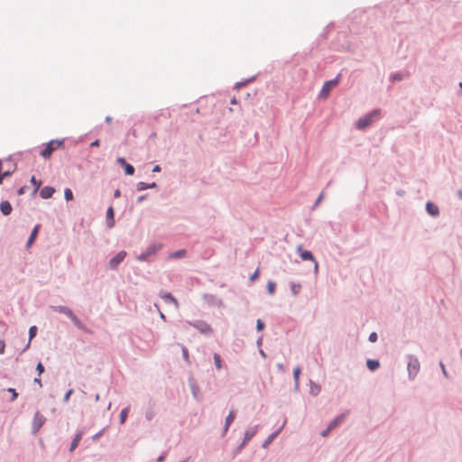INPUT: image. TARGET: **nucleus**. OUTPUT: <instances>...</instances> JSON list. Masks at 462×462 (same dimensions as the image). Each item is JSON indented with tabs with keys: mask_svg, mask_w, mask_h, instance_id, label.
Returning a JSON list of instances; mask_svg holds the SVG:
<instances>
[{
	"mask_svg": "<svg viewBox=\"0 0 462 462\" xmlns=\"http://www.w3.org/2000/svg\"><path fill=\"white\" fill-rule=\"evenodd\" d=\"M382 115L383 111L379 107L374 108L366 112L355 122L356 129L359 131H365L374 123L379 120L382 117Z\"/></svg>",
	"mask_w": 462,
	"mask_h": 462,
	"instance_id": "1",
	"label": "nucleus"
},
{
	"mask_svg": "<svg viewBox=\"0 0 462 462\" xmlns=\"http://www.w3.org/2000/svg\"><path fill=\"white\" fill-rule=\"evenodd\" d=\"M66 140L67 138L51 139L46 143H43L41 145V149L39 151L40 156L46 161L50 160L54 151L58 149H64Z\"/></svg>",
	"mask_w": 462,
	"mask_h": 462,
	"instance_id": "2",
	"label": "nucleus"
},
{
	"mask_svg": "<svg viewBox=\"0 0 462 462\" xmlns=\"http://www.w3.org/2000/svg\"><path fill=\"white\" fill-rule=\"evenodd\" d=\"M342 72H339L332 79H328L323 82V85L318 94L319 100H327L330 96L332 88L339 85L342 80Z\"/></svg>",
	"mask_w": 462,
	"mask_h": 462,
	"instance_id": "3",
	"label": "nucleus"
},
{
	"mask_svg": "<svg viewBox=\"0 0 462 462\" xmlns=\"http://www.w3.org/2000/svg\"><path fill=\"white\" fill-rule=\"evenodd\" d=\"M162 245L161 243L153 242L150 244L144 251L135 255V259L139 262L151 263L152 258L156 256L162 250Z\"/></svg>",
	"mask_w": 462,
	"mask_h": 462,
	"instance_id": "4",
	"label": "nucleus"
},
{
	"mask_svg": "<svg viewBox=\"0 0 462 462\" xmlns=\"http://www.w3.org/2000/svg\"><path fill=\"white\" fill-rule=\"evenodd\" d=\"M260 429V425H254L249 429H247L245 433L241 442L232 451V458H235L238 454L242 452V450L245 448V446L249 443V441L257 434Z\"/></svg>",
	"mask_w": 462,
	"mask_h": 462,
	"instance_id": "5",
	"label": "nucleus"
},
{
	"mask_svg": "<svg viewBox=\"0 0 462 462\" xmlns=\"http://www.w3.org/2000/svg\"><path fill=\"white\" fill-rule=\"evenodd\" d=\"M187 323L189 324V326L194 328L200 334L206 337H210L213 335V328L211 327L210 324H208L207 321L203 319L189 320L187 321Z\"/></svg>",
	"mask_w": 462,
	"mask_h": 462,
	"instance_id": "6",
	"label": "nucleus"
},
{
	"mask_svg": "<svg viewBox=\"0 0 462 462\" xmlns=\"http://www.w3.org/2000/svg\"><path fill=\"white\" fill-rule=\"evenodd\" d=\"M407 359L408 378L409 380L412 381L417 376L420 368V365L419 359L414 355H407Z\"/></svg>",
	"mask_w": 462,
	"mask_h": 462,
	"instance_id": "7",
	"label": "nucleus"
},
{
	"mask_svg": "<svg viewBox=\"0 0 462 462\" xmlns=\"http://www.w3.org/2000/svg\"><path fill=\"white\" fill-rule=\"evenodd\" d=\"M335 50L342 52H354L351 42L346 39V33L340 32L337 36V42L334 43Z\"/></svg>",
	"mask_w": 462,
	"mask_h": 462,
	"instance_id": "8",
	"label": "nucleus"
},
{
	"mask_svg": "<svg viewBox=\"0 0 462 462\" xmlns=\"http://www.w3.org/2000/svg\"><path fill=\"white\" fill-rule=\"evenodd\" d=\"M127 255V252L125 250H121L117 252L113 257H111L107 263V268L111 271H116L118 269L119 265L124 262Z\"/></svg>",
	"mask_w": 462,
	"mask_h": 462,
	"instance_id": "9",
	"label": "nucleus"
},
{
	"mask_svg": "<svg viewBox=\"0 0 462 462\" xmlns=\"http://www.w3.org/2000/svg\"><path fill=\"white\" fill-rule=\"evenodd\" d=\"M46 420V417L42 414L40 411H36L32 420V434L36 435L45 424Z\"/></svg>",
	"mask_w": 462,
	"mask_h": 462,
	"instance_id": "10",
	"label": "nucleus"
},
{
	"mask_svg": "<svg viewBox=\"0 0 462 462\" xmlns=\"http://www.w3.org/2000/svg\"><path fill=\"white\" fill-rule=\"evenodd\" d=\"M188 384L189 386V389H190V392H191V394H192V397L199 402L201 401L202 399V394H201V392H200V387L199 385L197 383V380L194 378V375L192 373H189V376H188Z\"/></svg>",
	"mask_w": 462,
	"mask_h": 462,
	"instance_id": "11",
	"label": "nucleus"
},
{
	"mask_svg": "<svg viewBox=\"0 0 462 462\" xmlns=\"http://www.w3.org/2000/svg\"><path fill=\"white\" fill-rule=\"evenodd\" d=\"M116 162L123 169L125 175L133 176L134 174V167L131 163H129L125 157L118 156L116 159Z\"/></svg>",
	"mask_w": 462,
	"mask_h": 462,
	"instance_id": "12",
	"label": "nucleus"
},
{
	"mask_svg": "<svg viewBox=\"0 0 462 462\" xmlns=\"http://www.w3.org/2000/svg\"><path fill=\"white\" fill-rule=\"evenodd\" d=\"M202 299L208 307L220 308L224 305L223 300L215 294L204 293Z\"/></svg>",
	"mask_w": 462,
	"mask_h": 462,
	"instance_id": "13",
	"label": "nucleus"
},
{
	"mask_svg": "<svg viewBox=\"0 0 462 462\" xmlns=\"http://www.w3.org/2000/svg\"><path fill=\"white\" fill-rule=\"evenodd\" d=\"M296 254L299 255L300 260L304 261V262H306V261L312 262V261H315V258H316L314 254L310 250L305 249L303 245H301V244L297 245Z\"/></svg>",
	"mask_w": 462,
	"mask_h": 462,
	"instance_id": "14",
	"label": "nucleus"
},
{
	"mask_svg": "<svg viewBox=\"0 0 462 462\" xmlns=\"http://www.w3.org/2000/svg\"><path fill=\"white\" fill-rule=\"evenodd\" d=\"M42 226V224L37 223L36 225H34V226L31 230V233H30L29 236L27 238V241L25 243L26 250H29L33 245L35 241L37 240L39 232L41 231Z\"/></svg>",
	"mask_w": 462,
	"mask_h": 462,
	"instance_id": "15",
	"label": "nucleus"
},
{
	"mask_svg": "<svg viewBox=\"0 0 462 462\" xmlns=\"http://www.w3.org/2000/svg\"><path fill=\"white\" fill-rule=\"evenodd\" d=\"M85 434V429H79L75 433L74 437L72 438L70 444L69 446V452L72 453L75 451V449L79 447L80 440L82 439L83 436Z\"/></svg>",
	"mask_w": 462,
	"mask_h": 462,
	"instance_id": "16",
	"label": "nucleus"
},
{
	"mask_svg": "<svg viewBox=\"0 0 462 462\" xmlns=\"http://www.w3.org/2000/svg\"><path fill=\"white\" fill-rule=\"evenodd\" d=\"M287 422V419L285 418L283 423L273 432H272L262 443L263 448H267L271 443L274 440V439L282 431L285 424Z\"/></svg>",
	"mask_w": 462,
	"mask_h": 462,
	"instance_id": "17",
	"label": "nucleus"
},
{
	"mask_svg": "<svg viewBox=\"0 0 462 462\" xmlns=\"http://www.w3.org/2000/svg\"><path fill=\"white\" fill-rule=\"evenodd\" d=\"M116 211L113 205H110L106 211V226L108 229L113 228L116 226Z\"/></svg>",
	"mask_w": 462,
	"mask_h": 462,
	"instance_id": "18",
	"label": "nucleus"
},
{
	"mask_svg": "<svg viewBox=\"0 0 462 462\" xmlns=\"http://www.w3.org/2000/svg\"><path fill=\"white\" fill-rule=\"evenodd\" d=\"M410 76V72L406 69L396 70L391 72L389 75V81L391 83L400 82Z\"/></svg>",
	"mask_w": 462,
	"mask_h": 462,
	"instance_id": "19",
	"label": "nucleus"
},
{
	"mask_svg": "<svg viewBox=\"0 0 462 462\" xmlns=\"http://www.w3.org/2000/svg\"><path fill=\"white\" fill-rule=\"evenodd\" d=\"M349 414V411H345L339 414H337L334 419H332L329 422H328V426L332 429V430H335L336 428H337L339 425H341L346 419V417L348 416Z\"/></svg>",
	"mask_w": 462,
	"mask_h": 462,
	"instance_id": "20",
	"label": "nucleus"
},
{
	"mask_svg": "<svg viewBox=\"0 0 462 462\" xmlns=\"http://www.w3.org/2000/svg\"><path fill=\"white\" fill-rule=\"evenodd\" d=\"M365 13L366 10L356 9L352 12L351 14L347 15L346 20L349 21L352 24L362 23Z\"/></svg>",
	"mask_w": 462,
	"mask_h": 462,
	"instance_id": "21",
	"label": "nucleus"
},
{
	"mask_svg": "<svg viewBox=\"0 0 462 462\" xmlns=\"http://www.w3.org/2000/svg\"><path fill=\"white\" fill-rule=\"evenodd\" d=\"M425 210H426L427 214L432 217H439V213H440L439 206L431 200H428L426 202Z\"/></svg>",
	"mask_w": 462,
	"mask_h": 462,
	"instance_id": "22",
	"label": "nucleus"
},
{
	"mask_svg": "<svg viewBox=\"0 0 462 462\" xmlns=\"http://www.w3.org/2000/svg\"><path fill=\"white\" fill-rule=\"evenodd\" d=\"M39 196L42 199H49L52 198L53 194L55 193L56 189L53 186L47 185L40 188Z\"/></svg>",
	"mask_w": 462,
	"mask_h": 462,
	"instance_id": "23",
	"label": "nucleus"
},
{
	"mask_svg": "<svg viewBox=\"0 0 462 462\" xmlns=\"http://www.w3.org/2000/svg\"><path fill=\"white\" fill-rule=\"evenodd\" d=\"M159 295L166 304H174L176 307L179 306L178 300L175 298V296L171 292L166 291H161Z\"/></svg>",
	"mask_w": 462,
	"mask_h": 462,
	"instance_id": "24",
	"label": "nucleus"
},
{
	"mask_svg": "<svg viewBox=\"0 0 462 462\" xmlns=\"http://www.w3.org/2000/svg\"><path fill=\"white\" fill-rule=\"evenodd\" d=\"M159 185L155 181L152 182H145V181H139L135 185L136 191H143L149 189H158Z\"/></svg>",
	"mask_w": 462,
	"mask_h": 462,
	"instance_id": "25",
	"label": "nucleus"
},
{
	"mask_svg": "<svg viewBox=\"0 0 462 462\" xmlns=\"http://www.w3.org/2000/svg\"><path fill=\"white\" fill-rule=\"evenodd\" d=\"M13 211V206L7 199H2L0 201V212L3 216L8 217Z\"/></svg>",
	"mask_w": 462,
	"mask_h": 462,
	"instance_id": "26",
	"label": "nucleus"
},
{
	"mask_svg": "<svg viewBox=\"0 0 462 462\" xmlns=\"http://www.w3.org/2000/svg\"><path fill=\"white\" fill-rule=\"evenodd\" d=\"M3 164H4V160H2V166H1V169H0V185L3 184V182H4V180L5 179L10 178L15 172V171L17 170V164L14 163V169L3 171Z\"/></svg>",
	"mask_w": 462,
	"mask_h": 462,
	"instance_id": "27",
	"label": "nucleus"
},
{
	"mask_svg": "<svg viewBox=\"0 0 462 462\" xmlns=\"http://www.w3.org/2000/svg\"><path fill=\"white\" fill-rule=\"evenodd\" d=\"M256 78L257 75H253L249 78L243 79L242 80L235 83L233 89L239 90L240 88L246 87L249 83L254 82L256 79Z\"/></svg>",
	"mask_w": 462,
	"mask_h": 462,
	"instance_id": "28",
	"label": "nucleus"
},
{
	"mask_svg": "<svg viewBox=\"0 0 462 462\" xmlns=\"http://www.w3.org/2000/svg\"><path fill=\"white\" fill-rule=\"evenodd\" d=\"M188 254V251L187 249L185 248H180V249H178V250H175L173 252H171L168 258L170 260H177V259H182V258H185Z\"/></svg>",
	"mask_w": 462,
	"mask_h": 462,
	"instance_id": "29",
	"label": "nucleus"
},
{
	"mask_svg": "<svg viewBox=\"0 0 462 462\" xmlns=\"http://www.w3.org/2000/svg\"><path fill=\"white\" fill-rule=\"evenodd\" d=\"M380 365L381 364H380L379 359H376V358H367L366 362H365L366 368L370 372L377 371L380 367Z\"/></svg>",
	"mask_w": 462,
	"mask_h": 462,
	"instance_id": "30",
	"label": "nucleus"
},
{
	"mask_svg": "<svg viewBox=\"0 0 462 462\" xmlns=\"http://www.w3.org/2000/svg\"><path fill=\"white\" fill-rule=\"evenodd\" d=\"M309 384H310V394L313 397L318 396L319 394V393L321 392V386L319 383H315L311 379H310Z\"/></svg>",
	"mask_w": 462,
	"mask_h": 462,
	"instance_id": "31",
	"label": "nucleus"
},
{
	"mask_svg": "<svg viewBox=\"0 0 462 462\" xmlns=\"http://www.w3.org/2000/svg\"><path fill=\"white\" fill-rule=\"evenodd\" d=\"M335 26L334 22H330L328 25H326L322 31V32L319 35L317 41H326L328 37L329 30L330 28H333Z\"/></svg>",
	"mask_w": 462,
	"mask_h": 462,
	"instance_id": "32",
	"label": "nucleus"
},
{
	"mask_svg": "<svg viewBox=\"0 0 462 462\" xmlns=\"http://www.w3.org/2000/svg\"><path fill=\"white\" fill-rule=\"evenodd\" d=\"M131 407L127 405L124 407L119 413V424L124 425L127 420L128 414L130 412Z\"/></svg>",
	"mask_w": 462,
	"mask_h": 462,
	"instance_id": "33",
	"label": "nucleus"
},
{
	"mask_svg": "<svg viewBox=\"0 0 462 462\" xmlns=\"http://www.w3.org/2000/svg\"><path fill=\"white\" fill-rule=\"evenodd\" d=\"M289 285L291 295L294 297L298 296L301 290V284L300 282H290Z\"/></svg>",
	"mask_w": 462,
	"mask_h": 462,
	"instance_id": "34",
	"label": "nucleus"
},
{
	"mask_svg": "<svg viewBox=\"0 0 462 462\" xmlns=\"http://www.w3.org/2000/svg\"><path fill=\"white\" fill-rule=\"evenodd\" d=\"M236 411L235 409H231L228 412V414L226 415V417L225 418V422L224 424L225 425H228V426H231L232 423L234 422V420H236Z\"/></svg>",
	"mask_w": 462,
	"mask_h": 462,
	"instance_id": "35",
	"label": "nucleus"
},
{
	"mask_svg": "<svg viewBox=\"0 0 462 462\" xmlns=\"http://www.w3.org/2000/svg\"><path fill=\"white\" fill-rule=\"evenodd\" d=\"M2 391L7 392L10 393V397L8 399L9 402H14L19 396V393L16 391V389L13 388V387L4 388Z\"/></svg>",
	"mask_w": 462,
	"mask_h": 462,
	"instance_id": "36",
	"label": "nucleus"
},
{
	"mask_svg": "<svg viewBox=\"0 0 462 462\" xmlns=\"http://www.w3.org/2000/svg\"><path fill=\"white\" fill-rule=\"evenodd\" d=\"M30 183L34 189V193H37L42 186V181L37 179L35 175H32L30 178Z\"/></svg>",
	"mask_w": 462,
	"mask_h": 462,
	"instance_id": "37",
	"label": "nucleus"
},
{
	"mask_svg": "<svg viewBox=\"0 0 462 462\" xmlns=\"http://www.w3.org/2000/svg\"><path fill=\"white\" fill-rule=\"evenodd\" d=\"M277 284L274 281L269 280L266 283V292L269 295H274L276 292Z\"/></svg>",
	"mask_w": 462,
	"mask_h": 462,
	"instance_id": "38",
	"label": "nucleus"
},
{
	"mask_svg": "<svg viewBox=\"0 0 462 462\" xmlns=\"http://www.w3.org/2000/svg\"><path fill=\"white\" fill-rule=\"evenodd\" d=\"M213 359H214V365L216 366V369L217 370L222 369L224 366V362H223L221 356L217 353H214Z\"/></svg>",
	"mask_w": 462,
	"mask_h": 462,
	"instance_id": "39",
	"label": "nucleus"
},
{
	"mask_svg": "<svg viewBox=\"0 0 462 462\" xmlns=\"http://www.w3.org/2000/svg\"><path fill=\"white\" fill-rule=\"evenodd\" d=\"M73 325L80 330H86V325L82 322V320L76 315L74 318L70 319Z\"/></svg>",
	"mask_w": 462,
	"mask_h": 462,
	"instance_id": "40",
	"label": "nucleus"
},
{
	"mask_svg": "<svg viewBox=\"0 0 462 462\" xmlns=\"http://www.w3.org/2000/svg\"><path fill=\"white\" fill-rule=\"evenodd\" d=\"M144 417L147 420L151 421L155 417V411L151 402L145 411Z\"/></svg>",
	"mask_w": 462,
	"mask_h": 462,
	"instance_id": "41",
	"label": "nucleus"
},
{
	"mask_svg": "<svg viewBox=\"0 0 462 462\" xmlns=\"http://www.w3.org/2000/svg\"><path fill=\"white\" fill-rule=\"evenodd\" d=\"M181 355H182L183 360L188 365H190L191 364V359H190V356H189V349L184 345H181Z\"/></svg>",
	"mask_w": 462,
	"mask_h": 462,
	"instance_id": "42",
	"label": "nucleus"
},
{
	"mask_svg": "<svg viewBox=\"0 0 462 462\" xmlns=\"http://www.w3.org/2000/svg\"><path fill=\"white\" fill-rule=\"evenodd\" d=\"M37 333L38 327L36 325L31 326L28 330V340L32 341L37 336Z\"/></svg>",
	"mask_w": 462,
	"mask_h": 462,
	"instance_id": "43",
	"label": "nucleus"
},
{
	"mask_svg": "<svg viewBox=\"0 0 462 462\" xmlns=\"http://www.w3.org/2000/svg\"><path fill=\"white\" fill-rule=\"evenodd\" d=\"M302 368L300 365H296L292 370L293 381H300Z\"/></svg>",
	"mask_w": 462,
	"mask_h": 462,
	"instance_id": "44",
	"label": "nucleus"
},
{
	"mask_svg": "<svg viewBox=\"0 0 462 462\" xmlns=\"http://www.w3.org/2000/svg\"><path fill=\"white\" fill-rule=\"evenodd\" d=\"M64 199L67 202L72 201L74 199L73 191L69 188L64 189Z\"/></svg>",
	"mask_w": 462,
	"mask_h": 462,
	"instance_id": "45",
	"label": "nucleus"
},
{
	"mask_svg": "<svg viewBox=\"0 0 462 462\" xmlns=\"http://www.w3.org/2000/svg\"><path fill=\"white\" fill-rule=\"evenodd\" d=\"M323 199H324V192L321 191L319 194V196L317 197V199H315V201H314L313 205L311 206L310 209L311 210H315L319 206V204L321 203Z\"/></svg>",
	"mask_w": 462,
	"mask_h": 462,
	"instance_id": "46",
	"label": "nucleus"
},
{
	"mask_svg": "<svg viewBox=\"0 0 462 462\" xmlns=\"http://www.w3.org/2000/svg\"><path fill=\"white\" fill-rule=\"evenodd\" d=\"M109 426H106L104 428H102L99 431H97V433H95L91 439L93 441H97L104 434L105 432L106 431V430L108 429Z\"/></svg>",
	"mask_w": 462,
	"mask_h": 462,
	"instance_id": "47",
	"label": "nucleus"
},
{
	"mask_svg": "<svg viewBox=\"0 0 462 462\" xmlns=\"http://www.w3.org/2000/svg\"><path fill=\"white\" fill-rule=\"evenodd\" d=\"M260 277V269L256 268L250 275H249V281L251 282H254L257 281Z\"/></svg>",
	"mask_w": 462,
	"mask_h": 462,
	"instance_id": "48",
	"label": "nucleus"
},
{
	"mask_svg": "<svg viewBox=\"0 0 462 462\" xmlns=\"http://www.w3.org/2000/svg\"><path fill=\"white\" fill-rule=\"evenodd\" d=\"M35 371L38 376H41L45 372V367L41 360L36 364Z\"/></svg>",
	"mask_w": 462,
	"mask_h": 462,
	"instance_id": "49",
	"label": "nucleus"
},
{
	"mask_svg": "<svg viewBox=\"0 0 462 462\" xmlns=\"http://www.w3.org/2000/svg\"><path fill=\"white\" fill-rule=\"evenodd\" d=\"M265 328V322L262 319H256L255 329L257 332H262Z\"/></svg>",
	"mask_w": 462,
	"mask_h": 462,
	"instance_id": "50",
	"label": "nucleus"
},
{
	"mask_svg": "<svg viewBox=\"0 0 462 462\" xmlns=\"http://www.w3.org/2000/svg\"><path fill=\"white\" fill-rule=\"evenodd\" d=\"M74 393V389L73 388H69L66 391V393H64V396H63V402L64 403H67L69 402V401L70 400V397L71 395Z\"/></svg>",
	"mask_w": 462,
	"mask_h": 462,
	"instance_id": "51",
	"label": "nucleus"
},
{
	"mask_svg": "<svg viewBox=\"0 0 462 462\" xmlns=\"http://www.w3.org/2000/svg\"><path fill=\"white\" fill-rule=\"evenodd\" d=\"M51 308L53 309L54 311L60 313V314H64V312L67 311L69 307L64 306V305H57V306H52Z\"/></svg>",
	"mask_w": 462,
	"mask_h": 462,
	"instance_id": "52",
	"label": "nucleus"
},
{
	"mask_svg": "<svg viewBox=\"0 0 462 462\" xmlns=\"http://www.w3.org/2000/svg\"><path fill=\"white\" fill-rule=\"evenodd\" d=\"M258 143H259V134L257 132H255L254 134V137H253V141L250 139L248 141L247 145L253 147V146H255Z\"/></svg>",
	"mask_w": 462,
	"mask_h": 462,
	"instance_id": "53",
	"label": "nucleus"
},
{
	"mask_svg": "<svg viewBox=\"0 0 462 462\" xmlns=\"http://www.w3.org/2000/svg\"><path fill=\"white\" fill-rule=\"evenodd\" d=\"M439 367L441 369V373L444 375V377L447 378V379H449L450 375H449L448 372L447 371L444 363L442 361H439Z\"/></svg>",
	"mask_w": 462,
	"mask_h": 462,
	"instance_id": "54",
	"label": "nucleus"
},
{
	"mask_svg": "<svg viewBox=\"0 0 462 462\" xmlns=\"http://www.w3.org/2000/svg\"><path fill=\"white\" fill-rule=\"evenodd\" d=\"M378 340V334L374 331L371 332L368 336V341L371 343H375Z\"/></svg>",
	"mask_w": 462,
	"mask_h": 462,
	"instance_id": "55",
	"label": "nucleus"
},
{
	"mask_svg": "<svg viewBox=\"0 0 462 462\" xmlns=\"http://www.w3.org/2000/svg\"><path fill=\"white\" fill-rule=\"evenodd\" d=\"M92 133L93 131H90L89 133L80 135L78 139L74 141V144H79V143H82Z\"/></svg>",
	"mask_w": 462,
	"mask_h": 462,
	"instance_id": "56",
	"label": "nucleus"
},
{
	"mask_svg": "<svg viewBox=\"0 0 462 462\" xmlns=\"http://www.w3.org/2000/svg\"><path fill=\"white\" fill-rule=\"evenodd\" d=\"M27 189H28V186L27 185H23V186H21V187H19L17 189L16 193L19 196H23V195H24L26 193Z\"/></svg>",
	"mask_w": 462,
	"mask_h": 462,
	"instance_id": "57",
	"label": "nucleus"
},
{
	"mask_svg": "<svg viewBox=\"0 0 462 462\" xmlns=\"http://www.w3.org/2000/svg\"><path fill=\"white\" fill-rule=\"evenodd\" d=\"M167 451H163L159 455V457L156 459V462H164L167 457Z\"/></svg>",
	"mask_w": 462,
	"mask_h": 462,
	"instance_id": "58",
	"label": "nucleus"
},
{
	"mask_svg": "<svg viewBox=\"0 0 462 462\" xmlns=\"http://www.w3.org/2000/svg\"><path fill=\"white\" fill-rule=\"evenodd\" d=\"M148 196H149L148 193L138 196L137 199H136V203L137 204H141L145 199H147Z\"/></svg>",
	"mask_w": 462,
	"mask_h": 462,
	"instance_id": "59",
	"label": "nucleus"
},
{
	"mask_svg": "<svg viewBox=\"0 0 462 462\" xmlns=\"http://www.w3.org/2000/svg\"><path fill=\"white\" fill-rule=\"evenodd\" d=\"M64 315L69 319H71L72 318H74L76 316V314L73 312V310L70 308H68L67 311L64 312Z\"/></svg>",
	"mask_w": 462,
	"mask_h": 462,
	"instance_id": "60",
	"label": "nucleus"
},
{
	"mask_svg": "<svg viewBox=\"0 0 462 462\" xmlns=\"http://www.w3.org/2000/svg\"><path fill=\"white\" fill-rule=\"evenodd\" d=\"M101 144V141L99 139H96L93 142L90 143L89 147L90 148H97L99 147Z\"/></svg>",
	"mask_w": 462,
	"mask_h": 462,
	"instance_id": "61",
	"label": "nucleus"
},
{
	"mask_svg": "<svg viewBox=\"0 0 462 462\" xmlns=\"http://www.w3.org/2000/svg\"><path fill=\"white\" fill-rule=\"evenodd\" d=\"M331 430H333L328 425L326 429L322 430V431L320 432V435L322 437H327L330 433Z\"/></svg>",
	"mask_w": 462,
	"mask_h": 462,
	"instance_id": "62",
	"label": "nucleus"
},
{
	"mask_svg": "<svg viewBox=\"0 0 462 462\" xmlns=\"http://www.w3.org/2000/svg\"><path fill=\"white\" fill-rule=\"evenodd\" d=\"M276 367L278 369L279 372L282 373V374H285L286 373V367L282 363H278L276 365Z\"/></svg>",
	"mask_w": 462,
	"mask_h": 462,
	"instance_id": "63",
	"label": "nucleus"
},
{
	"mask_svg": "<svg viewBox=\"0 0 462 462\" xmlns=\"http://www.w3.org/2000/svg\"><path fill=\"white\" fill-rule=\"evenodd\" d=\"M5 341L4 339H0V355H4L5 351Z\"/></svg>",
	"mask_w": 462,
	"mask_h": 462,
	"instance_id": "64",
	"label": "nucleus"
}]
</instances>
